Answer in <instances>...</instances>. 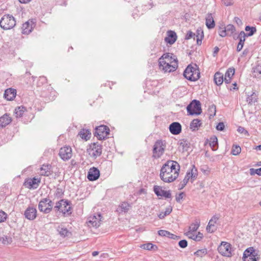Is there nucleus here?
Segmentation results:
<instances>
[{"instance_id": "f257e3e1", "label": "nucleus", "mask_w": 261, "mask_h": 261, "mask_svg": "<svg viewBox=\"0 0 261 261\" xmlns=\"http://www.w3.org/2000/svg\"><path fill=\"white\" fill-rule=\"evenodd\" d=\"M180 167L177 162L168 161L162 166L160 176L165 182H171L178 176Z\"/></svg>"}, {"instance_id": "f03ea898", "label": "nucleus", "mask_w": 261, "mask_h": 261, "mask_svg": "<svg viewBox=\"0 0 261 261\" xmlns=\"http://www.w3.org/2000/svg\"><path fill=\"white\" fill-rule=\"evenodd\" d=\"M70 205V201L63 199L56 202L54 210L57 215H59L62 213L63 216L68 217L72 213Z\"/></svg>"}, {"instance_id": "7ed1b4c3", "label": "nucleus", "mask_w": 261, "mask_h": 261, "mask_svg": "<svg viewBox=\"0 0 261 261\" xmlns=\"http://www.w3.org/2000/svg\"><path fill=\"white\" fill-rule=\"evenodd\" d=\"M16 25L14 17L9 14L5 15L1 18L0 26L4 30H7L13 28Z\"/></svg>"}, {"instance_id": "20e7f679", "label": "nucleus", "mask_w": 261, "mask_h": 261, "mask_svg": "<svg viewBox=\"0 0 261 261\" xmlns=\"http://www.w3.org/2000/svg\"><path fill=\"white\" fill-rule=\"evenodd\" d=\"M160 69L164 70L165 72H170L175 71L178 67L177 60H174L171 63L163 61V59H159Z\"/></svg>"}, {"instance_id": "39448f33", "label": "nucleus", "mask_w": 261, "mask_h": 261, "mask_svg": "<svg viewBox=\"0 0 261 261\" xmlns=\"http://www.w3.org/2000/svg\"><path fill=\"white\" fill-rule=\"evenodd\" d=\"M201 103L199 100H192L187 107V112L190 115H198L202 113Z\"/></svg>"}, {"instance_id": "423d86ee", "label": "nucleus", "mask_w": 261, "mask_h": 261, "mask_svg": "<svg viewBox=\"0 0 261 261\" xmlns=\"http://www.w3.org/2000/svg\"><path fill=\"white\" fill-rule=\"evenodd\" d=\"M165 145L162 140L156 141L153 146V156L154 158H159L162 155L165 150Z\"/></svg>"}, {"instance_id": "0eeeda50", "label": "nucleus", "mask_w": 261, "mask_h": 261, "mask_svg": "<svg viewBox=\"0 0 261 261\" xmlns=\"http://www.w3.org/2000/svg\"><path fill=\"white\" fill-rule=\"evenodd\" d=\"M109 134V128L106 125H101L95 128L94 136H96L98 140H103Z\"/></svg>"}, {"instance_id": "6e6552de", "label": "nucleus", "mask_w": 261, "mask_h": 261, "mask_svg": "<svg viewBox=\"0 0 261 261\" xmlns=\"http://www.w3.org/2000/svg\"><path fill=\"white\" fill-rule=\"evenodd\" d=\"M219 252L223 256L230 257L232 256L231 245L230 244L222 242L218 248Z\"/></svg>"}, {"instance_id": "1a4fd4ad", "label": "nucleus", "mask_w": 261, "mask_h": 261, "mask_svg": "<svg viewBox=\"0 0 261 261\" xmlns=\"http://www.w3.org/2000/svg\"><path fill=\"white\" fill-rule=\"evenodd\" d=\"M245 30L247 32L249 31V30H251V32H249L248 33H245L244 31H242L240 33L238 37V38L239 39V43H241L243 44H244V42L245 41L246 37L252 36L256 32V29L255 27H250L249 25L246 26L245 27Z\"/></svg>"}, {"instance_id": "9d476101", "label": "nucleus", "mask_w": 261, "mask_h": 261, "mask_svg": "<svg viewBox=\"0 0 261 261\" xmlns=\"http://www.w3.org/2000/svg\"><path fill=\"white\" fill-rule=\"evenodd\" d=\"M89 150L92 151V153L89 152V154L93 158L96 159L100 156L102 153V145L98 142L92 143Z\"/></svg>"}, {"instance_id": "9b49d317", "label": "nucleus", "mask_w": 261, "mask_h": 261, "mask_svg": "<svg viewBox=\"0 0 261 261\" xmlns=\"http://www.w3.org/2000/svg\"><path fill=\"white\" fill-rule=\"evenodd\" d=\"M59 155L64 161L69 160L72 156V150L70 147H63L60 148Z\"/></svg>"}, {"instance_id": "f8f14e48", "label": "nucleus", "mask_w": 261, "mask_h": 261, "mask_svg": "<svg viewBox=\"0 0 261 261\" xmlns=\"http://www.w3.org/2000/svg\"><path fill=\"white\" fill-rule=\"evenodd\" d=\"M102 216L100 214H96L89 218L88 224L93 227H98L100 226Z\"/></svg>"}, {"instance_id": "ddd939ff", "label": "nucleus", "mask_w": 261, "mask_h": 261, "mask_svg": "<svg viewBox=\"0 0 261 261\" xmlns=\"http://www.w3.org/2000/svg\"><path fill=\"white\" fill-rule=\"evenodd\" d=\"M100 176L99 170L95 167H92L90 169L88 172L87 178L90 181H94L97 180Z\"/></svg>"}, {"instance_id": "4468645a", "label": "nucleus", "mask_w": 261, "mask_h": 261, "mask_svg": "<svg viewBox=\"0 0 261 261\" xmlns=\"http://www.w3.org/2000/svg\"><path fill=\"white\" fill-rule=\"evenodd\" d=\"M153 191L157 196H161L166 198H170L171 197V194L170 191H165L158 186H154Z\"/></svg>"}, {"instance_id": "2eb2a0df", "label": "nucleus", "mask_w": 261, "mask_h": 261, "mask_svg": "<svg viewBox=\"0 0 261 261\" xmlns=\"http://www.w3.org/2000/svg\"><path fill=\"white\" fill-rule=\"evenodd\" d=\"M40 180L34 177L33 178H29L25 180L24 185L29 189H36L40 183Z\"/></svg>"}, {"instance_id": "dca6fc26", "label": "nucleus", "mask_w": 261, "mask_h": 261, "mask_svg": "<svg viewBox=\"0 0 261 261\" xmlns=\"http://www.w3.org/2000/svg\"><path fill=\"white\" fill-rule=\"evenodd\" d=\"M192 72H193L192 66L188 65L184 72V76L186 79L190 81H196L198 80V77L197 76H194V75H193L191 74Z\"/></svg>"}, {"instance_id": "f3484780", "label": "nucleus", "mask_w": 261, "mask_h": 261, "mask_svg": "<svg viewBox=\"0 0 261 261\" xmlns=\"http://www.w3.org/2000/svg\"><path fill=\"white\" fill-rule=\"evenodd\" d=\"M25 217L30 220H34L37 217V210L33 207H28L24 212Z\"/></svg>"}, {"instance_id": "a211bd4d", "label": "nucleus", "mask_w": 261, "mask_h": 261, "mask_svg": "<svg viewBox=\"0 0 261 261\" xmlns=\"http://www.w3.org/2000/svg\"><path fill=\"white\" fill-rule=\"evenodd\" d=\"M170 133L173 135H178L181 132V125L178 122H174L169 127Z\"/></svg>"}, {"instance_id": "6ab92c4d", "label": "nucleus", "mask_w": 261, "mask_h": 261, "mask_svg": "<svg viewBox=\"0 0 261 261\" xmlns=\"http://www.w3.org/2000/svg\"><path fill=\"white\" fill-rule=\"evenodd\" d=\"M35 27V24L33 21L29 20L22 24V33L23 34H28L31 33Z\"/></svg>"}, {"instance_id": "aec40b11", "label": "nucleus", "mask_w": 261, "mask_h": 261, "mask_svg": "<svg viewBox=\"0 0 261 261\" xmlns=\"http://www.w3.org/2000/svg\"><path fill=\"white\" fill-rule=\"evenodd\" d=\"M167 36L165 37V41L167 43L172 45L175 42L177 39L176 33L173 31H168L167 32Z\"/></svg>"}, {"instance_id": "412c9836", "label": "nucleus", "mask_w": 261, "mask_h": 261, "mask_svg": "<svg viewBox=\"0 0 261 261\" xmlns=\"http://www.w3.org/2000/svg\"><path fill=\"white\" fill-rule=\"evenodd\" d=\"M16 95V90L13 88H9L5 90L4 97L8 100H13Z\"/></svg>"}, {"instance_id": "4be33fe9", "label": "nucleus", "mask_w": 261, "mask_h": 261, "mask_svg": "<svg viewBox=\"0 0 261 261\" xmlns=\"http://www.w3.org/2000/svg\"><path fill=\"white\" fill-rule=\"evenodd\" d=\"M12 121V118L7 113L0 117V126L4 127L10 124Z\"/></svg>"}, {"instance_id": "5701e85b", "label": "nucleus", "mask_w": 261, "mask_h": 261, "mask_svg": "<svg viewBox=\"0 0 261 261\" xmlns=\"http://www.w3.org/2000/svg\"><path fill=\"white\" fill-rule=\"evenodd\" d=\"M205 24L208 29H212L215 26V22L211 13L207 14L205 18Z\"/></svg>"}, {"instance_id": "b1692460", "label": "nucleus", "mask_w": 261, "mask_h": 261, "mask_svg": "<svg viewBox=\"0 0 261 261\" xmlns=\"http://www.w3.org/2000/svg\"><path fill=\"white\" fill-rule=\"evenodd\" d=\"M51 166L49 165H43L40 168L41 175L45 176L50 175L52 172L50 171Z\"/></svg>"}, {"instance_id": "393cba45", "label": "nucleus", "mask_w": 261, "mask_h": 261, "mask_svg": "<svg viewBox=\"0 0 261 261\" xmlns=\"http://www.w3.org/2000/svg\"><path fill=\"white\" fill-rule=\"evenodd\" d=\"M195 36L196 37L197 44L198 45H201L202 43V40L204 37L203 31L201 28L197 29L196 33L195 34Z\"/></svg>"}, {"instance_id": "a878e982", "label": "nucleus", "mask_w": 261, "mask_h": 261, "mask_svg": "<svg viewBox=\"0 0 261 261\" xmlns=\"http://www.w3.org/2000/svg\"><path fill=\"white\" fill-rule=\"evenodd\" d=\"M200 225V221L199 220H196L195 222L192 223L189 227V230L187 232V236L192 234L193 232L196 231L199 228Z\"/></svg>"}, {"instance_id": "bb28decb", "label": "nucleus", "mask_w": 261, "mask_h": 261, "mask_svg": "<svg viewBox=\"0 0 261 261\" xmlns=\"http://www.w3.org/2000/svg\"><path fill=\"white\" fill-rule=\"evenodd\" d=\"M201 124L200 120L195 119L190 123V128L192 131L197 130L201 126Z\"/></svg>"}, {"instance_id": "cd10ccee", "label": "nucleus", "mask_w": 261, "mask_h": 261, "mask_svg": "<svg viewBox=\"0 0 261 261\" xmlns=\"http://www.w3.org/2000/svg\"><path fill=\"white\" fill-rule=\"evenodd\" d=\"M214 80L217 85H221L224 81L223 74L219 72H217L214 75Z\"/></svg>"}, {"instance_id": "c85d7f7f", "label": "nucleus", "mask_w": 261, "mask_h": 261, "mask_svg": "<svg viewBox=\"0 0 261 261\" xmlns=\"http://www.w3.org/2000/svg\"><path fill=\"white\" fill-rule=\"evenodd\" d=\"M91 135L90 131L86 129H82L79 133V135H80L83 139L86 141L90 138Z\"/></svg>"}, {"instance_id": "c756f323", "label": "nucleus", "mask_w": 261, "mask_h": 261, "mask_svg": "<svg viewBox=\"0 0 261 261\" xmlns=\"http://www.w3.org/2000/svg\"><path fill=\"white\" fill-rule=\"evenodd\" d=\"M210 146L213 150H216L218 148V139L215 136H213L210 139Z\"/></svg>"}, {"instance_id": "7c9ffc66", "label": "nucleus", "mask_w": 261, "mask_h": 261, "mask_svg": "<svg viewBox=\"0 0 261 261\" xmlns=\"http://www.w3.org/2000/svg\"><path fill=\"white\" fill-rule=\"evenodd\" d=\"M57 230L60 235L62 237H68L71 234V232L68 230L64 227L59 226L58 227Z\"/></svg>"}, {"instance_id": "2f4dec72", "label": "nucleus", "mask_w": 261, "mask_h": 261, "mask_svg": "<svg viewBox=\"0 0 261 261\" xmlns=\"http://www.w3.org/2000/svg\"><path fill=\"white\" fill-rule=\"evenodd\" d=\"M26 111V108L23 106L17 107L15 110V116L18 117H21L22 116L24 112Z\"/></svg>"}, {"instance_id": "473e14b6", "label": "nucleus", "mask_w": 261, "mask_h": 261, "mask_svg": "<svg viewBox=\"0 0 261 261\" xmlns=\"http://www.w3.org/2000/svg\"><path fill=\"white\" fill-rule=\"evenodd\" d=\"M255 253L256 252H255L254 249L252 247L246 249L244 252L243 259L247 258L248 256L252 257V254H253Z\"/></svg>"}, {"instance_id": "72a5a7b5", "label": "nucleus", "mask_w": 261, "mask_h": 261, "mask_svg": "<svg viewBox=\"0 0 261 261\" xmlns=\"http://www.w3.org/2000/svg\"><path fill=\"white\" fill-rule=\"evenodd\" d=\"M140 247L147 250H156L158 249V247L156 245L151 243L142 244L141 245Z\"/></svg>"}, {"instance_id": "f704fd0d", "label": "nucleus", "mask_w": 261, "mask_h": 261, "mask_svg": "<svg viewBox=\"0 0 261 261\" xmlns=\"http://www.w3.org/2000/svg\"><path fill=\"white\" fill-rule=\"evenodd\" d=\"M47 201H48V198H43L39 202L38 204V209L40 212L44 213L45 208L44 207H45Z\"/></svg>"}, {"instance_id": "c9c22d12", "label": "nucleus", "mask_w": 261, "mask_h": 261, "mask_svg": "<svg viewBox=\"0 0 261 261\" xmlns=\"http://www.w3.org/2000/svg\"><path fill=\"white\" fill-rule=\"evenodd\" d=\"M0 241L4 245L10 244L12 242V238L10 236H4L0 237Z\"/></svg>"}, {"instance_id": "e433bc0d", "label": "nucleus", "mask_w": 261, "mask_h": 261, "mask_svg": "<svg viewBox=\"0 0 261 261\" xmlns=\"http://www.w3.org/2000/svg\"><path fill=\"white\" fill-rule=\"evenodd\" d=\"M257 95L253 92L251 95L249 96L247 98V101L248 104L252 105L253 103L257 101Z\"/></svg>"}, {"instance_id": "4c0bfd02", "label": "nucleus", "mask_w": 261, "mask_h": 261, "mask_svg": "<svg viewBox=\"0 0 261 261\" xmlns=\"http://www.w3.org/2000/svg\"><path fill=\"white\" fill-rule=\"evenodd\" d=\"M172 211V208L171 206H169L166 208V210L164 212H161L159 215V217L160 219H163L167 215H169Z\"/></svg>"}, {"instance_id": "58836bf2", "label": "nucleus", "mask_w": 261, "mask_h": 261, "mask_svg": "<svg viewBox=\"0 0 261 261\" xmlns=\"http://www.w3.org/2000/svg\"><path fill=\"white\" fill-rule=\"evenodd\" d=\"M241 148L240 146L237 145H233L231 149V153L234 155H237L240 153Z\"/></svg>"}, {"instance_id": "ea45409f", "label": "nucleus", "mask_w": 261, "mask_h": 261, "mask_svg": "<svg viewBox=\"0 0 261 261\" xmlns=\"http://www.w3.org/2000/svg\"><path fill=\"white\" fill-rule=\"evenodd\" d=\"M207 253V250L206 248L199 249L194 253L197 256L202 257Z\"/></svg>"}, {"instance_id": "a19ab883", "label": "nucleus", "mask_w": 261, "mask_h": 261, "mask_svg": "<svg viewBox=\"0 0 261 261\" xmlns=\"http://www.w3.org/2000/svg\"><path fill=\"white\" fill-rule=\"evenodd\" d=\"M253 76L258 77L261 74V66L257 65L253 68Z\"/></svg>"}, {"instance_id": "79ce46f5", "label": "nucleus", "mask_w": 261, "mask_h": 261, "mask_svg": "<svg viewBox=\"0 0 261 261\" xmlns=\"http://www.w3.org/2000/svg\"><path fill=\"white\" fill-rule=\"evenodd\" d=\"M225 28L229 36H231L236 31V28L232 24H228Z\"/></svg>"}, {"instance_id": "37998d69", "label": "nucleus", "mask_w": 261, "mask_h": 261, "mask_svg": "<svg viewBox=\"0 0 261 261\" xmlns=\"http://www.w3.org/2000/svg\"><path fill=\"white\" fill-rule=\"evenodd\" d=\"M251 256H248L247 258H244L243 261H257L259 259V257L257 253L252 254Z\"/></svg>"}, {"instance_id": "c03bdc74", "label": "nucleus", "mask_w": 261, "mask_h": 261, "mask_svg": "<svg viewBox=\"0 0 261 261\" xmlns=\"http://www.w3.org/2000/svg\"><path fill=\"white\" fill-rule=\"evenodd\" d=\"M218 218L216 216H213L212 219L210 220L207 226H206V229H209L210 226H213V227H216L215 224H216Z\"/></svg>"}, {"instance_id": "a18cd8bd", "label": "nucleus", "mask_w": 261, "mask_h": 261, "mask_svg": "<svg viewBox=\"0 0 261 261\" xmlns=\"http://www.w3.org/2000/svg\"><path fill=\"white\" fill-rule=\"evenodd\" d=\"M191 176H192V181H194L198 175L197 169L195 168L194 165H193L192 168L190 170Z\"/></svg>"}, {"instance_id": "49530a36", "label": "nucleus", "mask_w": 261, "mask_h": 261, "mask_svg": "<svg viewBox=\"0 0 261 261\" xmlns=\"http://www.w3.org/2000/svg\"><path fill=\"white\" fill-rule=\"evenodd\" d=\"M46 204L48 205V207L45 208V214H48L51 211L53 210V202L51 200L48 199V201H47Z\"/></svg>"}, {"instance_id": "de8ad7c7", "label": "nucleus", "mask_w": 261, "mask_h": 261, "mask_svg": "<svg viewBox=\"0 0 261 261\" xmlns=\"http://www.w3.org/2000/svg\"><path fill=\"white\" fill-rule=\"evenodd\" d=\"M234 68H229L226 71L225 74V77H228L231 79L233 75L234 74Z\"/></svg>"}, {"instance_id": "09e8293b", "label": "nucleus", "mask_w": 261, "mask_h": 261, "mask_svg": "<svg viewBox=\"0 0 261 261\" xmlns=\"http://www.w3.org/2000/svg\"><path fill=\"white\" fill-rule=\"evenodd\" d=\"M189 238L192 239L195 241H199L203 237L202 233H200V232H198V234L196 236H195L194 234H190L189 236H188Z\"/></svg>"}, {"instance_id": "8fccbe9b", "label": "nucleus", "mask_w": 261, "mask_h": 261, "mask_svg": "<svg viewBox=\"0 0 261 261\" xmlns=\"http://www.w3.org/2000/svg\"><path fill=\"white\" fill-rule=\"evenodd\" d=\"M160 59H163V61H166L167 62H169L170 63H171L172 61V57L169 55V53L163 54Z\"/></svg>"}, {"instance_id": "3c124183", "label": "nucleus", "mask_w": 261, "mask_h": 261, "mask_svg": "<svg viewBox=\"0 0 261 261\" xmlns=\"http://www.w3.org/2000/svg\"><path fill=\"white\" fill-rule=\"evenodd\" d=\"M158 234L160 236L166 237L169 238V235H170V232L165 230H160L158 231Z\"/></svg>"}, {"instance_id": "603ef678", "label": "nucleus", "mask_w": 261, "mask_h": 261, "mask_svg": "<svg viewBox=\"0 0 261 261\" xmlns=\"http://www.w3.org/2000/svg\"><path fill=\"white\" fill-rule=\"evenodd\" d=\"M195 34L193 33L191 31H189L187 32V34L185 36V39L189 40L192 38H194V39H195Z\"/></svg>"}, {"instance_id": "864d4df0", "label": "nucleus", "mask_w": 261, "mask_h": 261, "mask_svg": "<svg viewBox=\"0 0 261 261\" xmlns=\"http://www.w3.org/2000/svg\"><path fill=\"white\" fill-rule=\"evenodd\" d=\"M7 218V215L3 211H0V222H4Z\"/></svg>"}, {"instance_id": "5fc2aeb1", "label": "nucleus", "mask_w": 261, "mask_h": 261, "mask_svg": "<svg viewBox=\"0 0 261 261\" xmlns=\"http://www.w3.org/2000/svg\"><path fill=\"white\" fill-rule=\"evenodd\" d=\"M209 111L211 112V114H210V116L214 117L216 115V106L214 105H212L209 108Z\"/></svg>"}, {"instance_id": "6e6d98bb", "label": "nucleus", "mask_w": 261, "mask_h": 261, "mask_svg": "<svg viewBox=\"0 0 261 261\" xmlns=\"http://www.w3.org/2000/svg\"><path fill=\"white\" fill-rule=\"evenodd\" d=\"M178 245L181 248H185L188 245V242L186 240H182L178 242Z\"/></svg>"}, {"instance_id": "4d7b16f0", "label": "nucleus", "mask_w": 261, "mask_h": 261, "mask_svg": "<svg viewBox=\"0 0 261 261\" xmlns=\"http://www.w3.org/2000/svg\"><path fill=\"white\" fill-rule=\"evenodd\" d=\"M179 144L181 146L183 149L189 147L188 143L186 140H181L180 141Z\"/></svg>"}, {"instance_id": "13d9d810", "label": "nucleus", "mask_w": 261, "mask_h": 261, "mask_svg": "<svg viewBox=\"0 0 261 261\" xmlns=\"http://www.w3.org/2000/svg\"><path fill=\"white\" fill-rule=\"evenodd\" d=\"M188 182V180H187V179L184 178V179L182 180V181H181L180 184L179 185V189H182L186 186Z\"/></svg>"}, {"instance_id": "bf43d9fd", "label": "nucleus", "mask_w": 261, "mask_h": 261, "mask_svg": "<svg viewBox=\"0 0 261 261\" xmlns=\"http://www.w3.org/2000/svg\"><path fill=\"white\" fill-rule=\"evenodd\" d=\"M225 125L223 122H219L216 126V129L218 130L222 131L224 130Z\"/></svg>"}, {"instance_id": "052dcab7", "label": "nucleus", "mask_w": 261, "mask_h": 261, "mask_svg": "<svg viewBox=\"0 0 261 261\" xmlns=\"http://www.w3.org/2000/svg\"><path fill=\"white\" fill-rule=\"evenodd\" d=\"M129 205L127 203H123L121 204V208L124 212H127L129 210Z\"/></svg>"}, {"instance_id": "680f3d73", "label": "nucleus", "mask_w": 261, "mask_h": 261, "mask_svg": "<svg viewBox=\"0 0 261 261\" xmlns=\"http://www.w3.org/2000/svg\"><path fill=\"white\" fill-rule=\"evenodd\" d=\"M192 70L193 72H192L191 74H192L193 75L197 76L198 77V79L200 77V72L198 70H197L195 67H194L192 66Z\"/></svg>"}, {"instance_id": "e2e57ef3", "label": "nucleus", "mask_w": 261, "mask_h": 261, "mask_svg": "<svg viewBox=\"0 0 261 261\" xmlns=\"http://www.w3.org/2000/svg\"><path fill=\"white\" fill-rule=\"evenodd\" d=\"M219 34L222 37H225L227 35L229 36V35L227 33L225 28H224V30H220L219 32Z\"/></svg>"}, {"instance_id": "0e129e2a", "label": "nucleus", "mask_w": 261, "mask_h": 261, "mask_svg": "<svg viewBox=\"0 0 261 261\" xmlns=\"http://www.w3.org/2000/svg\"><path fill=\"white\" fill-rule=\"evenodd\" d=\"M184 195L185 194L183 192H181L179 193L178 195H176L175 198L176 201L177 202H179L180 200L183 198Z\"/></svg>"}, {"instance_id": "69168bd1", "label": "nucleus", "mask_w": 261, "mask_h": 261, "mask_svg": "<svg viewBox=\"0 0 261 261\" xmlns=\"http://www.w3.org/2000/svg\"><path fill=\"white\" fill-rule=\"evenodd\" d=\"M224 5L226 6H231L233 4L232 0H222Z\"/></svg>"}, {"instance_id": "338daca9", "label": "nucleus", "mask_w": 261, "mask_h": 261, "mask_svg": "<svg viewBox=\"0 0 261 261\" xmlns=\"http://www.w3.org/2000/svg\"><path fill=\"white\" fill-rule=\"evenodd\" d=\"M63 194V193L62 192V190L60 188H57L56 192V196H57L58 197H61Z\"/></svg>"}, {"instance_id": "774afa93", "label": "nucleus", "mask_w": 261, "mask_h": 261, "mask_svg": "<svg viewBox=\"0 0 261 261\" xmlns=\"http://www.w3.org/2000/svg\"><path fill=\"white\" fill-rule=\"evenodd\" d=\"M169 238L173 239V240H178L180 238L179 236H177L174 234H172L170 232V235H169Z\"/></svg>"}]
</instances>
